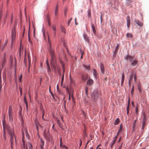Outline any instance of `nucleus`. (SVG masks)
Returning a JSON list of instances; mask_svg holds the SVG:
<instances>
[{"instance_id":"obj_31","label":"nucleus","mask_w":149,"mask_h":149,"mask_svg":"<svg viewBox=\"0 0 149 149\" xmlns=\"http://www.w3.org/2000/svg\"><path fill=\"white\" fill-rule=\"evenodd\" d=\"M22 136H23V137H22V143H23V146H24V143L25 142L24 141V133L23 132V131H22Z\"/></svg>"},{"instance_id":"obj_11","label":"nucleus","mask_w":149,"mask_h":149,"mask_svg":"<svg viewBox=\"0 0 149 149\" xmlns=\"http://www.w3.org/2000/svg\"><path fill=\"white\" fill-rule=\"evenodd\" d=\"M134 22L139 27H142L143 24L142 22L139 21L138 20H135Z\"/></svg>"},{"instance_id":"obj_21","label":"nucleus","mask_w":149,"mask_h":149,"mask_svg":"<svg viewBox=\"0 0 149 149\" xmlns=\"http://www.w3.org/2000/svg\"><path fill=\"white\" fill-rule=\"evenodd\" d=\"M146 122H142V127L141 129V132H143L144 131V127L145 126Z\"/></svg>"},{"instance_id":"obj_19","label":"nucleus","mask_w":149,"mask_h":149,"mask_svg":"<svg viewBox=\"0 0 149 149\" xmlns=\"http://www.w3.org/2000/svg\"><path fill=\"white\" fill-rule=\"evenodd\" d=\"M58 5L57 4L55 7V15H58Z\"/></svg>"},{"instance_id":"obj_41","label":"nucleus","mask_w":149,"mask_h":149,"mask_svg":"<svg viewBox=\"0 0 149 149\" xmlns=\"http://www.w3.org/2000/svg\"><path fill=\"white\" fill-rule=\"evenodd\" d=\"M22 74H21L20 76L19 77L18 80L19 82H21L22 81Z\"/></svg>"},{"instance_id":"obj_17","label":"nucleus","mask_w":149,"mask_h":149,"mask_svg":"<svg viewBox=\"0 0 149 149\" xmlns=\"http://www.w3.org/2000/svg\"><path fill=\"white\" fill-rule=\"evenodd\" d=\"M137 88L139 90V91L140 93L141 92V83H138L137 85Z\"/></svg>"},{"instance_id":"obj_18","label":"nucleus","mask_w":149,"mask_h":149,"mask_svg":"<svg viewBox=\"0 0 149 149\" xmlns=\"http://www.w3.org/2000/svg\"><path fill=\"white\" fill-rule=\"evenodd\" d=\"M143 118L142 122H146L147 120V119L145 113L143 112Z\"/></svg>"},{"instance_id":"obj_10","label":"nucleus","mask_w":149,"mask_h":149,"mask_svg":"<svg viewBox=\"0 0 149 149\" xmlns=\"http://www.w3.org/2000/svg\"><path fill=\"white\" fill-rule=\"evenodd\" d=\"M100 67L101 73L103 74H104L105 72L104 66L103 64L101 62L100 63Z\"/></svg>"},{"instance_id":"obj_25","label":"nucleus","mask_w":149,"mask_h":149,"mask_svg":"<svg viewBox=\"0 0 149 149\" xmlns=\"http://www.w3.org/2000/svg\"><path fill=\"white\" fill-rule=\"evenodd\" d=\"M47 19L48 22V24L50 26H51V24L50 22V19L49 18V16L48 15H47Z\"/></svg>"},{"instance_id":"obj_56","label":"nucleus","mask_w":149,"mask_h":149,"mask_svg":"<svg viewBox=\"0 0 149 149\" xmlns=\"http://www.w3.org/2000/svg\"><path fill=\"white\" fill-rule=\"evenodd\" d=\"M24 102H27V100L25 97H24Z\"/></svg>"},{"instance_id":"obj_3","label":"nucleus","mask_w":149,"mask_h":149,"mask_svg":"<svg viewBox=\"0 0 149 149\" xmlns=\"http://www.w3.org/2000/svg\"><path fill=\"white\" fill-rule=\"evenodd\" d=\"M3 125L4 130H6L8 134H9V132L11 133H11L14 132L13 129L12 128H11L9 125H5L3 123Z\"/></svg>"},{"instance_id":"obj_28","label":"nucleus","mask_w":149,"mask_h":149,"mask_svg":"<svg viewBox=\"0 0 149 149\" xmlns=\"http://www.w3.org/2000/svg\"><path fill=\"white\" fill-rule=\"evenodd\" d=\"M87 15L89 17H91V11L90 9H89L87 11Z\"/></svg>"},{"instance_id":"obj_8","label":"nucleus","mask_w":149,"mask_h":149,"mask_svg":"<svg viewBox=\"0 0 149 149\" xmlns=\"http://www.w3.org/2000/svg\"><path fill=\"white\" fill-rule=\"evenodd\" d=\"M133 59V57L129 55L128 54L126 55L124 57V59L125 60H128L129 62H131Z\"/></svg>"},{"instance_id":"obj_58","label":"nucleus","mask_w":149,"mask_h":149,"mask_svg":"<svg viewBox=\"0 0 149 149\" xmlns=\"http://www.w3.org/2000/svg\"><path fill=\"white\" fill-rule=\"evenodd\" d=\"M134 88V86H133L132 87V89L131 91V93L132 94L133 93V92L134 91V90H133Z\"/></svg>"},{"instance_id":"obj_39","label":"nucleus","mask_w":149,"mask_h":149,"mask_svg":"<svg viewBox=\"0 0 149 149\" xmlns=\"http://www.w3.org/2000/svg\"><path fill=\"white\" fill-rule=\"evenodd\" d=\"M49 92L51 94L52 97L53 98H54V95L52 93V92L50 91V86L49 87Z\"/></svg>"},{"instance_id":"obj_4","label":"nucleus","mask_w":149,"mask_h":149,"mask_svg":"<svg viewBox=\"0 0 149 149\" xmlns=\"http://www.w3.org/2000/svg\"><path fill=\"white\" fill-rule=\"evenodd\" d=\"M49 51L51 56V59H56V56L54 54V52L51 48L50 44V47L49 49Z\"/></svg>"},{"instance_id":"obj_40","label":"nucleus","mask_w":149,"mask_h":149,"mask_svg":"<svg viewBox=\"0 0 149 149\" xmlns=\"http://www.w3.org/2000/svg\"><path fill=\"white\" fill-rule=\"evenodd\" d=\"M135 113L136 114L138 115V106L137 105V107H136L135 110Z\"/></svg>"},{"instance_id":"obj_59","label":"nucleus","mask_w":149,"mask_h":149,"mask_svg":"<svg viewBox=\"0 0 149 149\" xmlns=\"http://www.w3.org/2000/svg\"><path fill=\"white\" fill-rule=\"evenodd\" d=\"M102 14H101V16H100V22L101 23L102 21Z\"/></svg>"},{"instance_id":"obj_23","label":"nucleus","mask_w":149,"mask_h":149,"mask_svg":"<svg viewBox=\"0 0 149 149\" xmlns=\"http://www.w3.org/2000/svg\"><path fill=\"white\" fill-rule=\"evenodd\" d=\"M124 78H125L124 75V73H123L122 74V77H121V86H122V84H123V83L124 82Z\"/></svg>"},{"instance_id":"obj_60","label":"nucleus","mask_w":149,"mask_h":149,"mask_svg":"<svg viewBox=\"0 0 149 149\" xmlns=\"http://www.w3.org/2000/svg\"><path fill=\"white\" fill-rule=\"evenodd\" d=\"M123 144L122 143L121 145L119 146V148H118V149H121V148L122 147Z\"/></svg>"},{"instance_id":"obj_48","label":"nucleus","mask_w":149,"mask_h":149,"mask_svg":"<svg viewBox=\"0 0 149 149\" xmlns=\"http://www.w3.org/2000/svg\"><path fill=\"white\" fill-rule=\"evenodd\" d=\"M68 9L67 7H65V8L64 10V13H66L67 11H68Z\"/></svg>"},{"instance_id":"obj_7","label":"nucleus","mask_w":149,"mask_h":149,"mask_svg":"<svg viewBox=\"0 0 149 149\" xmlns=\"http://www.w3.org/2000/svg\"><path fill=\"white\" fill-rule=\"evenodd\" d=\"M51 136L49 134H47L45 131L44 132V136L47 141L49 142L50 141V137Z\"/></svg>"},{"instance_id":"obj_12","label":"nucleus","mask_w":149,"mask_h":149,"mask_svg":"<svg viewBox=\"0 0 149 149\" xmlns=\"http://www.w3.org/2000/svg\"><path fill=\"white\" fill-rule=\"evenodd\" d=\"M62 138H61L60 139V146L61 147L63 148H64L65 149H68V148L67 147L65 146L64 145H62Z\"/></svg>"},{"instance_id":"obj_46","label":"nucleus","mask_w":149,"mask_h":149,"mask_svg":"<svg viewBox=\"0 0 149 149\" xmlns=\"http://www.w3.org/2000/svg\"><path fill=\"white\" fill-rule=\"evenodd\" d=\"M33 36L34 38H35V39H36V36H35V28H34V31H33Z\"/></svg>"},{"instance_id":"obj_57","label":"nucleus","mask_w":149,"mask_h":149,"mask_svg":"<svg viewBox=\"0 0 149 149\" xmlns=\"http://www.w3.org/2000/svg\"><path fill=\"white\" fill-rule=\"evenodd\" d=\"M25 133L26 134V136H27L28 135V133L27 131L26 130V129H25Z\"/></svg>"},{"instance_id":"obj_44","label":"nucleus","mask_w":149,"mask_h":149,"mask_svg":"<svg viewBox=\"0 0 149 149\" xmlns=\"http://www.w3.org/2000/svg\"><path fill=\"white\" fill-rule=\"evenodd\" d=\"M28 41H29V42L31 43V44H32V42L31 41V39H30V36L29 35V36H28Z\"/></svg>"},{"instance_id":"obj_61","label":"nucleus","mask_w":149,"mask_h":149,"mask_svg":"<svg viewBox=\"0 0 149 149\" xmlns=\"http://www.w3.org/2000/svg\"><path fill=\"white\" fill-rule=\"evenodd\" d=\"M43 26L42 27V31L43 32V36H45V32L43 31Z\"/></svg>"},{"instance_id":"obj_36","label":"nucleus","mask_w":149,"mask_h":149,"mask_svg":"<svg viewBox=\"0 0 149 149\" xmlns=\"http://www.w3.org/2000/svg\"><path fill=\"white\" fill-rule=\"evenodd\" d=\"M50 141H51V142L53 144H54V140L52 136L51 137H50Z\"/></svg>"},{"instance_id":"obj_24","label":"nucleus","mask_w":149,"mask_h":149,"mask_svg":"<svg viewBox=\"0 0 149 149\" xmlns=\"http://www.w3.org/2000/svg\"><path fill=\"white\" fill-rule=\"evenodd\" d=\"M117 136L115 137V139L113 141H112L111 143V147L112 148V146H113L114 144L116 142L117 140Z\"/></svg>"},{"instance_id":"obj_15","label":"nucleus","mask_w":149,"mask_h":149,"mask_svg":"<svg viewBox=\"0 0 149 149\" xmlns=\"http://www.w3.org/2000/svg\"><path fill=\"white\" fill-rule=\"evenodd\" d=\"M130 17L129 16H127V26L128 28H129L130 25Z\"/></svg>"},{"instance_id":"obj_55","label":"nucleus","mask_w":149,"mask_h":149,"mask_svg":"<svg viewBox=\"0 0 149 149\" xmlns=\"http://www.w3.org/2000/svg\"><path fill=\"white\" fill-rule=\"evenodd\" d=\"M130 103H128V105H127V109L129 110V106H130Z\"/></svg>"},{"instance_id":"obj_52","label":"nucleus","mask_w":149,"mask_h":149,"mask_svg":"<svg viewBox=\"0 0 149 149\" xmlns=\"http://www.w3.org/2000/svg\"><path fill=\"white\" fill-rule=\"evenodd\" d=\"M47 69L48 72H50L51 71V69L49 66L47 67Z\"/></svg>"},{"instance_id":"obj_42","label":"nucleus","mask_w":149,"mask_h":149,"mask_svg":"<svg viewBox=\"0 0 149 149\" xmlns=\"http://www.w3.org/2000/svg\"><path fill=\"white\" fill-rule=\"evenodd\" d=\"M19 90H20V94L21 95H22V89L20 87H19Z\"/></svg>"},{"instance_id":"obj_64","label":"nucleus","mask_w":149,"mask_h":149,"mask_svg":"<svg viewBox=\"0 0 149 149\" xmlns=\"http://www.w3.org/2000/svg\"><path fill=\"white\" fill-rule=\"evenodd\" d=\"M131 81H129V82H128V84H129V86L130 87V83H131Z\"/></svg>"},{"instance_id":"obj_37","label":"nucleus","mask_w":149,"mask_h":149,"mask_svg":"<svg viewBox=\"0 0 149 149\" xmlns=\"http://www.w3.org/2000/svg\"><path fill=\"white\" fill-rule=\"evenodd\" d=\"M72 20V17H71L68 20V26L70 24Z\"/></svg>"},{"instance_id":"obj_43","label":"nucleus","mask_w":149,"mask_h":149,"mask_svg":"<svg viewBox=\"0 0 149 149\" xmlns=\"http://www.w3.org/2000/svg\"><path fill=\"white\" fill-rule=\"evenodd\" d=\"M57 124L60 126V127H61V124L60 123L59 120H57Z\"/></svg>"},{"instance_id":"obj_5","label":"nucleus","mask_w":149,"mask_h":149,"mask_svg":"<svg viewBox=\"0 0 149 149\" xmlns=\"http://www.w3.org/2000/svg\"><path fill=\"white\" fill-rule=\"evenodd\" d=\"M50 63L52 67L56 70V67H58L56 64V59H51Z\"/></svg>"},{"instance_id":"obj_63","label":"nucleus","mask_w":149,"mask_h":149,"mask_svg":"<svg viewBox=\"0 0 149 149\" xmlns=\"http://www.w3.org/2000/svg\"><path fill=\"white\" fill-rule=\"evenodd\" d=\"M66 90H67V92L69 94V90H68V87H66Z\"/></svg>"},{"instance_id":"obj_13","label":"nucleus","mask_w":149,"mask_h":149,"mask_svg":"<svg viewBox=\"0 0 149 149\" xmlns=\"http://www.w3.org/2000/svg\"><path fill=\"white\" fill-rule=\"evenodd\" d=\"M93 81L91 79H89L87 81V84L88 85H91L93 83Z\"/></svg>"},{"instance_id":"obj_20","label":"nucleus","mask_w":149,"mask_h":149,"mask_svg":"<svg viewBox=\"0 0 149 149\" xmlns=\"http://www.w3.org/2000/svg\"><path fill=\"white\" fill-rule=\"evenodd\" d=\"M8 116L10 121L12 122L13 120V114H8Z\"/></svg>"},{"instance_id":"obj_50","label":"nucleus","mask_w":149,"mask_h":149,"mask_svg":"<svg viewBox=\"0 0 149 149\" xmlns=\"http://www.w3.org/2000/svg\"><path fill=\"white\" fill-rule=\"evenodd\" d=\"M52 29L54 31H56V28L55 26H52Z\"/></svg>"},{"instance_id":"obj_49","label":"nucleus","mask_w":149,"mask_h":149,"mask_svg":"<svg viewBox=\"0 0 149 149\" xmlns=\"http://www.w3.org/2000/svg\"><path fill=\"white\" fill-rule=\"evenodd\" d=\"M134 81L135 82H136V79H137L136 75L135 74H134Z\"/></svg>"},{"instance_id":"obj_35","label":"nucleus","mask_w":149,"mask_h":149,"mask_svg":"<svg viewBox=\"0 0 149 149\" xmlns=\"http://www.w3.org/2000/svg\"><path fill=\"white\" fill-rule=\"evenodd\" d=\"M133 75H130V78L129 81H131L133 79Z\"/></svg>"},{"instance_id":"obj_33","label":"nucleus","mask_w":149,"mask_h":149,"mask_svg":"<svg viewBox=\"0 0 149 149\" xmlns=\"http://www.w3.org/2000/svg\"><path fill=\"white\" fill-rule=\"evenodd\" d=\"M119 121H120V120H119V119L118 118H117L115 120V123H114V125H117L119 123Z\"/></svg>"},{"instance_id":"obj_27","label":"nucleus","mask_w":149,"mask_h":149,"mask_svg":"<svg viewBox=\"0 0 149 149\" xmlns=\"http://www.w3.org/2000/svg\"><path fill=\"white\" fill-rule=\"evenodd\" d=\"M119 47V45L118 44H117L116 47V49L115 50L114 52V54L116 53H117Z\"/></svg>"},{"instance_id":"obj_2","label":"nucleus","mask_w":149,"mask_h":149,"mask_svg":"<svg viewBox=\"0 0 149 149\" xmlns=\"http://www.w3.org/2000/svg\"><path fill=\"white\" fill-rule=\"evenodd\" d=\"M92 99L94 101H96L99 97L98 91L97 90H94L91 94Z\"/></svg>"},{"instance_id":"obj_32","label":"nucleus","mask_w":149,"mask_h":149,"mask_svg":"<svg viewBox=\"0 0 149 149\" xmlns=\"http://www.w3.org/2000/svg\"><path fill=\"white\" fill-rule=\"evenodd\" d=\"M10 113L12 114V107L11 106H9L8 111V114Z\"/></svg>"},{"instance_id":"obj_16","label":"nucleus","mask_w":149,"mask_h":149,"mask_svg":"<svg viewBox=\"0 0 149 149\" xmlns=\"http://www.w3.org/2000/svg\"><path fill=\"white\" fill-rule=\"evenodd\" d=\"M6 61L5 56H4V57L2 61V68H3V67L4 66L5 64V63Z\"/></svg>"},{"instance_id":"obj_34","label":"nucleus","mask_w":149,"mask_h":149,"mask_svg":"<svg viewBox=\"0 0 149 149\" xmlns=\"http://www.w3.org/2000/svg\"><path fill=\"white\" fill-rule=\"evenodd\" d=\"M126 36L127 37L132 38V35L131 33H127L126 34Z\"/></svg>"},{"instance_id":"obj_47","label":"nucleus","mask_w":149,"mask_h":149,"mask_svg":"<svg viewBox=\"0 0 149 149\" xmlns=\"http://www.w3.org/2000/svg\"><path fill=\"white\" fill-rule=\"evenodd\" d=\"M91 28H92V29H95V25H94L93 23H91Z\"/></svg>"},{"instance_id":"obj_22","label":"nucleus","mask_w":149,"mask_h":149,"mask_svg":"<svg viewBox=\"0 0 149 149\" xmlns=\"http://www.w3.org/2000/svg\"><path fill=\"white\" fill-rule=\"evenodd\" d=\"M131 63V64L132 66H135L137 63L138 61L136 60H134Z\"/></svg>"},{"instance_id":"obj_54","label":"nucleus","mask_w":149,"mask_h":149,"mask_svg":"<svg viewBox=\"0 0 149 149\" xmlns=\"http://www.w3.org/2000/svg\"><path fill=\"white\" fill-rule=\"evenodd\" d=\"M85 93L86 95H88V88L86 87L85 88Z\"/></svg>"},{"instance_id":"obj_30","label":"nucleus","mask_w":149,"mask_h":149,"mask_svg":"<svg viewBox=\"0 0 149 149\" xmlns=\"http://www.w3.org/2000/svg\"><path fill=\"white\" fill-rule=\"evenodd\" d=\"M61 32L63 33H66L65 29L64 27L61 26Z\"/></svg>"},{"instance_id":"obj_29","label":"nucleus","mask_w":149,"mask_h":149,"mask_svg":"<svg viewBox=\"0 0 149 149\" xmlns=\"http://www.w3.org/2000/svg\"><path fill=\"white\" fill-rule=\"evenodd\" d=\"M93 74L94 77L96 78V76L97 75V73L95 70L94 69H93Z\"/></svg>"},{"instance_id":"obj_38","label":"nucleus","mask_w":149,"mask_h":149,"mask_svg":"<svg viewBox=\"0 0 149 149\" xmlns=\"http://www.w3.org/2000/svg\"><path fill=\"white\" fill-rule=\"evenodd\" d=\"M84 67L86 69L88 70H89V68H90V66L89 65H83Z\"/></svg>"},{"instance_id":"obj_26","label":"nucleus","mask_w":149,"mask_h":149,"mask_svg":"<svg viewBox=\"0 0 149 149\" xmlns=\"http://www.w3.org/2000/svg\"><path fill=\"white\" fill-rule=\"evenodd\" d=\"M44 141H43V139L41 138L40 139V147H43V146H44Z\"/></svg>"},{"instance_id":"obj_6","label":"nucleus","mask_w":149,"mask_h":149,"mask_svg":"<svg viewBox=\"0 0 149 149\" xmlns=\"http://www.w3.org/2000/svg\"><path fill=\"white\" fill-rule=\"evenodd\" d=\"M16 38V31L14 27V29H13L11 31V41L13 42L15 39Z\"/></svg>"},{"instance_id":"obj_62","label":"nucleus","mask_w":149,"mask_h":149,"mask_svg":"<svg viewBox=\"0 0 149 149\" xmlns=\"http://www.w3.org/2000/svg\"><path fill=\"white\" fill-rule=\"evenodd\" d=\"M46 64H47V67L49 66V63H48V60H47V61H46Z\"/></svg>"},{"instance_id":"obj_1","label":"nucleus","mask_w":149,"mask_h":149,"mask_svg":"<svg viewBox=\"0 0 149 149\" xmlns=\"http://www.w3.org/2000/svg\"><path fill=\"white\" fill-rule=\"evenodd\" d=\"M10 136V142L11 143V147L13 149V143L14 142L16 143V136L14 133V132L12 133L9 132L8 134Z\"/></svg>"},{"instance_id":"obj_53","label":"nucleus","mask_w":149,"mask_h":149,"mask_svg":"<svg viewBox=\"0 0 149 149\" xmlns=\"http://www.w3.org/2000/svg\"><path fill=\"white\" fill-rule=\"evenodd\" d=\"M93 31V33L94 35L96 34V31L95 29H92Z\"/></svg>"},{"instance_id":"obj_45","label":"nucleus","mask_w":149,"mask_h":149,"mask_svg":"<svg viewBox=\"0 0 149 149\" xmlns=\"http://www.w3.org/2000/svg\"><path fill=\"white\" fill-rule=\"evenodd\" d=\"M3 137L4 139L5 140L6 139V132L5 130H3Z\"/></svg>"},{"instance_id":"obj_14","label":"nucleus","mask_w":149,"mask_h":149,"mask_svg":"<svg viewBox=\"0 0 149 149\" xmlns=\"http://www.w3.org/2000/svg\"><path fill=\"white\" fill-rule=\"evenodd\" d=\"M26 149H32V145L30 143L26 144Z\"/></svg>"},{"instance_id":"obj_9","label":"nucleus","mask_w":149,"mask_h":149,"mask_svg":"<svg viewBox=\"0 0 149 149\" xmlns=\"http://www.w3.org/2000/svg\"><path fill=\"white\" fill-rule=\"evenodd\" d=\"M83 36L85 41L87 43H89V38L86 33H84L83 35Z\"/></svg>"},{"instance_id":"obj_51","label":"nucleus","mask_w":149,"mask_h":149,"mask_svg":"<svg viewBox=\"0 0 149 149\" xmlns=\"http://www.w3.org/2000/svg\"><path fill=\"white\" fill-rule=\"evenodd\" d=\"M79 51L81 54H83L84 53V52L81 50V49H79Z\"/></svg>"}]
</instances>
